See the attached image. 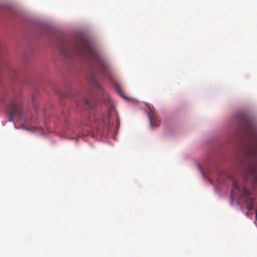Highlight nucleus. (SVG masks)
<instances>
[{
    "label": "nucleus",
    "instance_id": "20e7f679",
    "mask_svg": "<svg viewBox=\"0 0 257 257\" xmlns=\"http://www.w3.org/2000/svg\"><path fill=\"white\" fill-rule=\"evenodd\" d=\"M242 197H244L245 202L247 204V208L251 209L252 208V202L253 199L250 196V192L249 190L245 187L242 188V192L241 194Z\"/></svg>",
    "mask_w": 257,
    "mask_h": 257
},
{
    "label": "nucleus",
    "instance_id": "f257e3e1",
    "mask_svg": "<svg viewBox=\"0 0 257 257\" xmlns=\"http://www.w3.org/2000/svg\"><path fill=\"white\" fill-rule=\"evenodd\" d=\"M61 53L66 58L76 54L93 61L96 64L102 75L110 79L109 66L103 58L91 46L90 42L85 38H80L76 44L75 48L68 44L64 45L61 48Z\"/></svg>",
    "mask_w": 257,
    "mask_h": 257
},
{
    "label": "nucleus",
    "instance_id": "0eeeda50",
    "mask_svg": "<svg viewBox=\"0 0 257 257\" xmlns=\"http://www.w3.org/2000/svg\"><path fill=\"white\" fill-rule=\"evenodd\" d=\"M149 117L152 126L157 127L159 125V122L156 119H153L150 115H149Z\"/></svg>",
    "mask_w": 257,
    "mask_h": 257
},
{
    "label": "nucleus",
    "instance_id": "423d86ee",
    "mask_svg": "<svg viewBox=\"0 0 257 257\" xmlns=\"http://www.w3.org/2000/svg\"><path fill=\"white\" fill-rule=\"evenodd\" d=\"M239 187L235 182H233L232 189L231 190V194L232 197L236 198L237 195Z\"/></svg>",
    "mask_w": 257,
    "mask_h": 257
},
{
    "label": "nucleus",
    "instance_id": "6e6552de",
    "mask_svg": "<svg viewBox=\"0 0 257 257\" xmlns=\"http://www.w3.org/2000/svg\"><path fill=\"white\" fill-rule=\"evenodd\" d=\"M95 85L97 89L100 90L102 92H103V89L97 83L95 82Z\"/></svg>",
    "mask_w": 257,
    "mask_h": 257
},
{
    "label": "nucleus",
    "instance_id": "7ed1b4c3",
    "mask_svg": "<svg viewBox=\"0 0 257 257\" xmlns=\"http://www.w3.org/2000/svg\"><path fill=\"white\" fill-rule=\"evenodd\" d=\"M85 103L88 107H90L92 109V111L90 112V116L88 118L89 121H95L98 123H99L101 120L103 121V117L102 116H99L97 112L93 110L94 108V105L93 104H92L87 99L85 100Z\"/></svg>",
    "mask_w": 257,
    "mask_h": 257
},
{
    "label": "nucleus",
    "instance_id": "39448f33",
    "mask_svg": "<svg viewBox=\"0 0 257 257\" xmlns=\"http://www.w3.org/2000/svg\"><path fill=\"white\" fill-rule=\"evenodd\" d=\"M247 173L252 178L253 182L257 185V166L253 165L250 166Z\"/></svg>",
    "mask_w": 257,
    "mask_h": 257
},
{
    "label": "nucleus",
    "instance_id": "1a4fd4ad",
    "mask_svg": "<svg viewBox=\"0 0 257 257\" xmlns=\"http://www.w3.org/2000/svg\"><path fill=\"white\" fill-rule=\"evenodd\" d=\"M119 93L120 95V96L123 97L124 99H127V97L123 95V92L120 90H119Z\"/></svg>",
    "mask_w": 257,
    "mask_h": 257
},
{
    "label": "nucleus",
    "instance_id": "f03ea898",
    "mask_svg": "<svg viewBox=\"0 0 257 257\" xmlns=\"http://www.w3.org/2000/svg\"><path fill=\"white\" fill-rule=\"evenodd\" d=\"M6 112L9 115V121H12L13 117L20 118L22 113L21 104L16 99L13 100L7 106Z\"/></svg>",
    "mask_w": 257,
    "mask_h": 257
}]
</instances>
